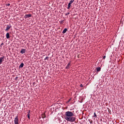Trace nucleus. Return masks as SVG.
<instances>
[{
  "label": "nucleus",
  "mask_w": 124,
  "mask_h": 124,
  "mask_svg": "<svg viewBox=\"0 0 124 124\" xmlns=\"http://www.w3.org/2000/svg\"><path fill=\"white\" fill-rule=\"evenodd\" d=\"M70 14V12H68V13L65 14V16H67V15H69Z\"/></svg>",
  "instance_id": "18"
},
{
  "label": "nucleus",
  "mask_w": 124,
  "mask_h": 124,
  "mask_svg": "<svg viewBox=\"0 0 124 124\" xmlns=\"http://www.w3.org/2000/svg\"><path fill=\"white\" fill-rule=\"evenodd\" d=\"M22 67H24V63L23 62L21 63L19 66V68H22Z\"/></svg>",
  "instance_id": "9"
},
{
  "label": "nucleus",
  "mask_w": 124,
  "mask_h": 124,
  "mask_svg": "<svg viewBox=\"0 0 124 124\" xmlns=\"http://www.w3.org/2000/svg\"><path fill=\"white\" fill-rule=\"evenodd\" d=\"M66 31H67V29L65 28V29L63 30L62 33H65V32H66Z\"/></svg>",
  "instance_id": "11"
},
{
  "label": "nucleus",
  "mask_w": 124,
  "mask_h": 124,
  "mask_svg": "<svg viewBox=\"0 0 124 124\" xmlns=\"http://www.w3.org/2000/svg\"><path fill=\"white\" fill-rule=\"evenodd\" d=\"M27 116H28V119H30V111H29V112H28V113L27 114Z\"/></svg>",
  "instance_id": "17"
},
{
  "label": "nucleus",
  "mask_w": 124,
  "mask_h": 124,
  "mask_svg": "<svg viewBox=\"0 0 124 124\" xmlns=\"http://www.w3.org/2000/svg\"><path fill=\"white\" fill-rule=\"evenodd\" d=\"M3 45H4V44H3V43L0 44V46H3Z\"/></svg>",
  "instance_id": "21"
},
{
  "label": "nucleus",
  "mask_w": 124,
  "mask_h": 124,
  "mask_svg": "<svg viewBox=\"0 0 124 124\" xmlns=\"http://www.w3.org/2000/svg\"><path fill=\"white\" fill-rule=\"evenodd\" d=\"M12 26L11 24H9V25H6V28L5 30V31H9V30H10V29H11L12 28Z\"/></svg>",
  "instance_id": "2"
},
{
  "label": "nucleus",
  "mask_w": 124,
  "mask_h": 124,
  "mask_svg": "<svg viewBox=\"0 0 124 124\" xmlns=\"http://www.w3.org/2000/svg\"><path fill=\"white\" fill-rule=\"evenodd\" d=\"M31 14H28V15H26L25 16H24V18L25 19H27L28 18H31Z\"/></svg>",
  "instance_id": "4"
},
{
  "label": "nucleus",
  "mask_w": 124,
  "mask_h": 124,
  "mask_svg": "<svg viewBox=\"0 0 124 124\" xmlns=\"http://www.w3.org/2000/svg\"><path fill=\"white\" fill-rule=\"evenodd\" d=\"M94 117L96 118L97 117V116L96 115V113H95V112H94Z\"/></svg>",
  "instance_id": "16"
},
{
  "label": "nucleus",
  "mask_w": 124,
  "mask_h": 124,
  "mask_svg": "<svg viewBox=\"0 0 124 124\" xmlns=\"http://www.w3.org/2000/svg\"><path fill=\"white\" fill-rule=\"evenodd\" d=\"M6 37L7 39H9V38L10 37V35L9 34V32L6 33Z\"/></svg>",
  "instance_id": "8"
},
{
  "label": "nucleus",
  "mask_w": 124,
  "mask_h": 124,
  "mask_svg": "<svg viewBox=\"0 0 124 124\" xmlns=\"http://www.w3.org/2000/svg\"><path fill=\"white\" fill-rule=\"evenodd\" d=\"M45 61H47V62L49 61V57L47 56L45 59Z\"/></svg>",
  "instance_id": "15"
},
{
  "label": "nucleus",
  "mask_w": 124,
  "mask_h": 124,
  "mask_svg": "<svg viewBox=\"0 0 124 124\" xmlns=\"http://www.w3.org/2000/svg\"><path fill=\"white\" fill-rule=\"evenodd\" d=\"M21 54H25L26 53V49L22 48L20 51Z\"/></svg>",
  "instance_id": "7"
},
{
  "label": "nucleus",
  "mask_w": 124,
  "mask_h": 124,
  "mask_svg": "<svg viewBox=\"0 0 124 124\" xmlns=\"http://www.w3.org/2000/svg\"><path fill=\"white\" fill-rule=\"evenodd\" d=\"M74 114L71 111H67L65 113L64 119L68 122L73 123L75 122V117H74Z\"/></svg>",
  "instance_id": "1"
},
{
  "label": "nucleus",
  "mask_w": 124,
  "mask_h": 124,
  "mask_svg": "<svg viewBox=\"0 0 124 124\" xmlns=\"http://www.w3.org/2000/svg\"><path fill=\"white\" fill-rule=\"evenodd\" d=\"M10 4L9 3H7L6 4V6H10Z\"/></svg>",
  "instance_id": "19"
},
{
  "label": "nucleus",
  "mask_w": 124,
  "mask_h": 124,
  "mask_svg": "<svg viewBox=\"0 0 124 124\" xmlns=\"http://www.w3.org/2000/svg\"><path fill=\"white\" fill-rule=\"evenodd\" d=\"M42 117L43 119L46 118V115H45V113L42 114Z\"/></svg>",
  "instance_id": "12"
},
{
  "label": "nucleus",
  "mask_w": 124,
  "mask_h": 124,
  "mask_svg": "<svg viewBox=\"0 0 124 124\" xmlns=\"http://www.w3.org/2000/svg\"><path fill=\"white\" fill-rule=\"evenodd\" d=\"M73 2H74V0H71L70 1L69 3H70V4H72V3H73Z\"/></svg>",
  "instance_id": "14"
},
{
  "label": "nucleus",
  "mask_w": 124,
  "mask_h": 124,
  "mask_svg": "<svg viewBox=\"0 0 124 124\" xmlns=\"http://www.w3.org/2000/svg\"><path fill=\"white\" fill-rule=\"evenodd\" d=\"M71 66V64H70V62L68 63L67 66L65 67L66 69H69L70 68V67Z\"/></svg>",
  "instance_id": "5"
},
{
  "label": "nucleus",
  "mask_w": 124,
  "mask_h": 124,
  "mask_svg": "<svg viewBox=\"0 0 124 124\" xmlns=\"http://www.w3.org/2000/svg\"><path fill=\"white\" fill-rule=\"evenodd\" d=\"M106 58V56H104L103 57V59H104V60H105Z\"/></svg>",
  "instance_id": "22"
},
{
  "label": "nucleus",
  "mask_w": 124,
  "mask_h": 124,
  "mask_svg": "<svg viewBox=\"0 0 124 124\" xmlns=\"http://www.w3.org/2000/svg\"><path fill=\"white\" fill-rule=\"evenodd\" d=\"M96 70L97 72H99V71H100L101 70V68L100 67H97Z\"/></svg>",
  "instance_id": "10"
},
{
  "label": "nucleus",
  "mask_w": 124,
  "mask_h": 124,
  "mask_svg": "<svg viewBox=\"0 0 124 124\" xmlns=\"http://www.w3.org/2000/svg\"><path fill=\"white\" fill-rule=\"evenodd\" d=\"M4 61V57H0V64H1L2 62Z\"/></svg>",
  "instance_id": "6"
},
{
  "label": "nucleus",
  "mask_w": 124,
  "mask_h": 124,
  "mask_svg": "<svg viewBox=\"0 0 124 124\" xmlns=\"http://www.w3.org/2000/svg\"><path fill=\"white\" fill-rule=\"evenodd\" d=\"M71 7V4H70V3H69L68 4L67 9H69Z\"/></svg>",
  "instance_id": "13"
},
{
  "label": "nucleus",
  "mask_w": 124,
  "mask_h": 124,
  "mask_svg": "<svg viewBox=\"0 0 124 124\" xmlns=\"http://www.w3.org/2000/svg\"><path fill=\"white\" fill-rule=\"evenodd\" d=\"M15 124H19V119H18V116H16L15 118Z\"/></svg>",
  "instance_id": "3"
},
{
  "label": "nucleus",
  "mask_w": 124,
  "mask_h": 124,
  "mask_svg": "<svg viewBox=\"0 0 124 124\" xmlns=\"http://www.w3.org/2000/svg\"><path fill=\"white\" fill-rule=\"evenodd\" d=\"M80 88H83V85L82 84H80Z\"/></svg>",
  "instance_id": "23"
},
{
  "label": "nucleus",
  "mask_w": 124,
  "mask_h": 124,
  "mask_svg": "<svg viewBox=\"0 0 124 124\" xmlns=\"http://www.w3.org/2000/svg\"><path fill=\"white\" fill-rule=\"evenodd\" d=\"M93 122V121H92L91 122V123H92Z\"/></svg>",
  "instance_id": "24"
},
{
  "label": "nucleus",
  "mask_w": 124,
  "mask_h": 124,
  "mask_svg": "<svg viewBox=\"0 0 124 124\" xmlns=\"http://www.w3.org/2000/svg\"><path fill=\"white\" fill-rule=\"evenodd\" d=\"M71 100V99H69L68 101H67V103H68L69 102H70Z\"/></svg>",
  "instance_id": "20"
}]
</instances>
